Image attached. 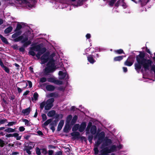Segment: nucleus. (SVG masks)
Instances as JSON below:
<instances>
[{"label": "nucleus", "mask_w": 155, "mask_h": 155, "mask_svg": "<svg viewBox=\"0 0 155 155\" xmlns=\"http://www.w3.org/2000/svg\"><path fill=\"white\" fill-rule=\"evenodd\" d=\"M46 102L44 101L42 102L40 104V107L41 110H43L44 108V107H45L46 105Z\"/></svg>", "instance_id": "obj_42"}, {"label": "nucleus", "mask_w": 155, "mask_h": 155, "mask_svg": "<svg viewBox=\"0 0 155 155\" xmlns=\"http://www.w3.org/2000/svg\"><path fill=\"white\" fill-rule=\"evenodd\" d=\"M117 147L115 145H112L109 149L108 147H106L104 149L103 151L104 153H110L117 150Z\"/></svg>", "instance_id": "obj_6"}, {"label": "nucleus", "mask_w": 155, "mask_h": 155, "mask_svg": "<svg viewBox=\"0 0 155 155\" xmlns=\"http://www.w3.org/2000/svg\"><path fill=\"white\" fill-rule=\"evenodd\" d=\"M53 106L51 105H49L48 104L46 103V105L45 107V109L46 110H50L52 107Z\"/></svg>", "instance_id": "obj_37"}, {"label": "nucleus", "mask_w": 155, "mask_h": 155, "mask_svg": "<svg viewBox=\"0 0 155 155\" xmlns=\"http://www.w3.org/2000/svg\"><path fill=\"white\" fill-rule=\"evenodd\" d=\"M4 131L8 133H11L16 132L15 128L13 129L10 127H7Z\"/></svg>", "instance_id": "obj_20"}, {"label": "nucleus", "mask_w": 155, "mask_h": 155, "mask_svg": "<svg viewBox=\"0 0 155 155\" xmlns=\"http://www.w3.org/2000/svg\"><path fill=\"white\" fill-rule=\"evenodd\" d=\"M46 67L44 70L43 73L45 75H48L49 73H52L56 69V67L55 64H49L48 63Z\"/></svg>", "instance_id": "obj_2"}, {"label": "nucleus", "mask_w": 155, "mask_h": 155, "mask_svg": "<svg viewBox=\"0 0 155 155\" xmlns=\"http://www.w3.org/2000/svg\"><path fill=\"white\" fill-rule=\"evenodd\" d=\"M79 124H75L72 128V130L73 131H75L77 130L78 129H79Z\"/></svg>", "instance_id": "obj_32"}, {"label": "nucleus", "mask_w": 155, "mask_h": 155, "mask_svg": "<svg viewBox=\"0 0 155 155\" xmlns=\"http://www.w3.org/2000/svg\"><path fill=\"white\" fill-rule=\"evenodd\" d=\"M22 28V25L21 24L18 23L17 24V25L15 29L14 30V31H21L20 30Z\"/></svg>", "instance_id": "obj_33"}, {"label": "nucleus", "mask_w": 155, "mask_h": 155, "mask_svg": "<svg viewBox=\"0 0 155 155\" xmlns=\"http://www.w3.org/2000/svg\"><path fill=\"white\" fill-rule=\"evenodd\" d=\"M33 147V142L27 143L24 146V151H25L28 155H30L31 154V152L30 150H32Z\"/></svg>", "instance_id": "obj_5"}, {"label": "nucleus", "mask_w": 155, "mask_h": 155, "mask_svg": "<svg viewBox=\"0 0 155 155\" xmlns=\"http://www.w3.org/2000/svg\"><path fill=\"white\" fill-rule=\"evenodd\" d=\"M116 0H111L109 2V5L111 6H112Z\"/></svg>", "instance_id": "obj_55"}, {"label": "nucleus", "mask_w": 155, "mask_h": 155, "mask_svg": "<svg viewBox=\"0 0 155 155\" xmlns=\"http://www.w3.org/2000/svg\"><path fill=\"white\" fill-rule=\"evenodd\" d=\"M49 52H46L44 53L41 57V64H45L49 60Z\"/></svg>", "instance_id": "obj_7"}, {"label": "nucleus", "mask_w": 155, "mask_h": 155, "mask_svg": "<svg viewBox=\"0 0 155 155\" xmlns=\"http://www.w3.org/2000/svg\"><path fill=\"white\" fill-rule=\"evenodd\" d=\"M36 153L37 155H41V149L37 147L36 148Z\"/></svg>", "instance_id": "obj_40"}, {"label": "nucleus", "mask_w": 155, "mask_h": 155, "mask_svg": "<svg viewBox=\"0 0 155 155\" xmlns=\"http://www.w3.org/2000/svg\"><path fill=\"white\" fill-rule=\"evenodd\" d=\"M0 38L2 41L4 43L6 44H8V42L7 41V39L3 37L1 34H0Z\"/></svg>", "instance_id": "obj_27"}, {"label": "nucleus", "mask_w": 155, "mask_h": 155, "mask_svg": "<svg viewBox=\"0 0 155 155\" xmlns=\"http://www.w3.org/2000/svg\"><path fill=\"white\" fill-rule=\"evenodd\" d=\"M52 119H50L47 120L43 124V126H47L51 122Z\"/></svg>", "instance_id": "obj_41"}, {"label": "nucleus", "mask_w": 155, "mask_h": 155, "mask_svg": "<svg viewBox=\"0 0 155 155\" xmlns=\"http://www.w3.org/2000/svg\"><path fill=\"white\" fill-rule=\"evenodd\" d=\"M28 41V37H25V38H23V39L21 40V43H24L25 42H27Z\"/></svg>", "instance_id": "obj_53"}, {"label": "nucleus", "mask_w": 155, "mask_h": 155, "mask_svg": "<svg viewBox=\"0 0 155 155\" xmlns=\"http://www.w3.org/2000/svg\"><path fill=\"white\" fill-rule=\"evenodd\" d=\"M5 127H0V136H4L5 135V134L1 130L5 129Z\"/></svg>", "instance_id": "obj_43"}, {"label": "nucleus", "mask_w": 155, "mask_h": 155, "mask_svg": "<svg viewBox=\"0 0 155 155\" xmlns=\"http://www.w3.org/2000/svg\"><path fill=\"white\" fill-rule=\"evenodd\" d=\"M30 50H31L28 52V54L29 55L32 56H35V53L34 51H35L31 50V49Z\"/></svg>", "instance_id": "obj_49"}, {"label": "nucleus", "mask_w": 155, "mask_h": 155, "mask_svg": "<svg viewBox=\"0 0 155 155\" xmlns=\"http://www.w3.org/2000/svg\"><path fill=\"white\" fill-rule=\"evenodd\" d=\"M71 135L73 137L74 139H79L80 138V134L78 132H75L71 133Z\"/></svg>", "instance_id": "obj_18"}, {"label": "nucleus", "mask_w": 155, "mask_h": 155, "mask_svg": "<svg viewBox=\"0 0 155 155\" xmlns=\"http://www.w3.org/2000/svg\"><path fill=\"white\" fill-rule=\"evenodd\" d=\"M86 127V124L85 122H82L80 126L79 127V131L80 132H83Z\"/></svg>", "instance_id": "obj_11"}, {"label": "nucleus", "mask_w": 155, "mask_h": 155, "mask_svg": "<svg viewBox=\"0 0 155 155\" xmlns=\"http://www.w3.org/2000/svg\"><path fill=\"white\" fill-rule=\"evenodd\" d=\"M22 46L24 48H27L28 46L30 45L31 43V41L30 40H28L27 42L23 43Z\"/></svg>", "instance_id": "obj_34"}, {"label": "nucleus", "mask_w": 155, "mask_h": 155, "mask_svg": "<svg viewBox=\"0 0 155 155\" xmlns=\"http://www.w3.org/2000/svg\"><path fill=\"white\" fill-rule=\"evenodd\" d=\"M134 57L133 55H130L128 57L127 60H128L129 61H130V62L134 64Z\"/></svg>", "instance_id": "obj_30"}, {"label": "nucleus", "mask_w": 155, "mask_h": 155, "mask_svg": "<svg viewBox=\"0 0 155 155\" xmlns=\"http://www.w3.org/2000/svg\"><path fill=\"white\" fill-rule=\"evenodd\" d=\"M71 129V126L70 124H66L65 126L63 129V131L64 132L68 133L69 131Z\"/></svg>", "instance_id": "obj_15"}, {"label": "nucleus", "mask_w": 155, "mask_h": 155, "mask_svg": "<svg viewBox=\"0 0 155 155\" xmlns=\"http://www.w3.org/2000/svg\"><path fill=\"white\" fill-rule=\"evenodd\" d=\"M25 130V128L23 126H21L19 127V130L20 132L24 131Z\"/></svg>", "instance_id": "obj_60"}, {"label": "nucleus", "mask_w": 155, "mask_h": 155, "mask_svg": "<svg viewBox=\"0 0 155 155\" xmlns=\"http://www.w3.org/2000/svg\"><path fill=\"white\" fill-rule=\"evenodd\" d=\"M15 143V145L17 146H20L21 145V143L20 142H19L18 141H16L15 142H14Z\"/></svg>", "instance_id": "obj_61"}, {"label": "nucleus", "mask_w": 155, "mask_h": 155, "mask_svg": "<svg viewBox=\"0 0 155 155\" xmlns=\"http://www.w3.org/2000/svg\"><path fill=\"white\" fill-rule=\"evenodd\" d=\"M72 117L71 115H68L67 117L66 120V124H70L71 123L70 121L71 120Z\"/></svg>", "instance_id": "obj_28"}, {"label": "nucleus", "mask_w": 155, "mask_h": 155, "mask_svg": "<svg viewBox=\"0 0 155 155\" xmlns=\"http://www.w3.org/2000/svg\"><path fill=\"white\" fill-rule=\"evenodd\" d=\"M55 80V79L54 78L52 77L48 78V81L49 82H52L54 83V82Z\"/></svg>", "instance_id": "obj_50"}, {"label": "nucleus", "mask_w": 155, "mask_h": 155, "mask_svg": "<svg viewBox=\"0 0 155 155\" xmlns=\"http://www.w3.org/2000/svg\"><path fill=\"white\" fill-rule=\"evenodd\" d=\"M31 109L30 107L25 109H23L21 111V113L25 115H28L30 113Z\"/></svg>", "instance_id": "obj_16"}, {"label": "nucleus", "mask_w": 155, "mask_h": 155, "mask_svg": "<svg viewBox=\"0 0 155 155\" xmlns=\"http://www.w3.org/2000/svg\"><path fill=\"white\" fill-rule=\"evenodd\" d=\"M5 137L7 138L14 137L16 138L17 140H20L21 137V136H19V134L17 133H15L13 134H7L5 135Z\"/></svg>", "instance_id": "obj_8"}, {"label": "nucleus", "mask_w": 155, "mask_h": 155, "mask_svg": "<svg viewBox=\"0 0 155 155\" xmlns=\"http://www.w3.org/2000/svg\"><path fill=\"white\" fill-rule=\"evenodd\" d=\"M62 153L61 151H59L56 153L55 155H62Z\"/></svg>", "instance_id": "obj_64"}, {"label": "nucleus", "mask_w": 155, "mask_h": 155, "mask_svg": "<svg viewBox=\"0 0 155 155\" xmlns=\"http://www.w3.org/2000/svg\"><path fill=\"white\" fill-rule=\"evenodd\" d=\"M55 54L54 53H52L49 57V61L48 62V64H55L54 63V60L53 58V57L54 56Z\"/></svg>", "instance_id": "obj_12"}, {"label": "nucleus", "mask_w": 155, "mask_h": 155, "mask_svg": "<svg viewBox=\"0 0 155 155\" xmlns=\"http://www.w3.org/2000/svg\"><path fill=\"white\" fill-rule=\"evenodd\" d=\"M94 56L92 54L89 55L87 57L88 61L91 64H93L96 61L94 58Z\"/></svg>", "instance_id": "obj_10"}, {"label": "nucleus", "mask_w": 155, "mask_h": 155, "mask_svg": "<svg viewBox=\"0 0 155 155\" xmlns=\"http://www.w3.org/2000/svg\"><path fill=\"white\" fill-rule=\"evenodd\" d=\"M115 53L118 54H124L125 53L123 51V50L122 49H120L117 50H115Z\"/></svg>", "instance_id": "obj_38"}, {"label": "nucleus", "mask_w": 155, "mask_h": 155, "mask_svg": "<svg viewBox=\"0 0 155 155\" xmlns=\"http://www.w3.org/2000/svg\"><path fill=\"white\" fill-rule=\"evenodd\" d=\"M54 83L55 84L59 85L62 84L63 82L62 81H61L60 80L55 79Z\"/></svg>", "instance_id": "obj_44"}, {"label": "nucleus", "mask_w": 155, "mask_h": 155, "mask_svg": "<svg viewBox=\"0 0 155 155\" xmlns=\"http://www.w3.org/2000/svg\"><path fill=\"white\" fill-rule=\"evenodd\" d=\"M12 29V27L11 26H10L5 29L4 30V33L5 34H8L11 32Z\"/></svg>", "instance_id": "obj_26"}, {"label": "nucleus", "mask_w": 155, "mask_h": 155, "mask_svg": "<svg viewBox=\"0 0 155 155\" xmlns=\"http://www.w3.org/2000/svg\"><path fill=\"white\" fill-rule=\"evenodd\" d=\"M63 117V115L62 114H55V117L56 120H59V119H62Z\"/></svg>", "instance_id": "obj_31"}, {"label": "nucleus", "mask_w": 155, "mask_h": 155, "mask_svg": "<svg viewBox=\"0 0 155 155\" xmlns=\"http://www.w3.org/2000/svg\"><path fill=\"white\" fill-rule=\"evenodd\" d=\"M15 33L12 36V38L14 39L13 41L14 42H17L21 41L23 39V36L20 35L22 33L21 31H15Z\"/></svg>", "instance_id": "obj_4"}, {"label": "nucleus", "mask_w": 155, "mask_h": 155, "mask_svg": "<svg viewBox=\"0 0 155 155\" xmlns=\"http://www.w3.org/2000/svg\"><path fill=\"white\" fill-rule=\"evenodd\" d=\"M92 126V122L89 121L86 129V135L90 134V129H91V128Z\"/></svg>", "instance_id": "obj_13"}, {"label": "nucleus", "mask_w": 155, "mask_h": 155, "mask_svg": "<svg viewBox=\"0 0 155 155\" xmlns=\"http://www.w3.org/2000/svg\"><path fill=\"white\" fill-rule=\"evenodd\" d=\"M54 101V99L53 98H51L48 99L46 102V103L49 104V105H51L52 106H53V103Z\"/></svg>", "instance_id": "obj_24"}, {"label": "nucleus", "mask_w": 155, "mask_h": 155, "mask_svg": "<svg viewBox=\"0 0 155 155\" xmlns=\"http://www.w3.org/2000/svg\"><path fill=\"white\" fill-rule=\"evenodd\" d=\"M47 81L46 78L45 77H42L40 78V81L41 83H44Z\"/></svg>", "instance_id": "obj_54"}, {"label": "nucleus", "mask_w": 155, "mask_h": 155, "mask_svg": "<svg viewBox=\"0 0 155 155\" xmlns=\"http://www.w3.org/2000/svg\"><path fill=\"white\" fill-rule=\"evenodd\" d=\"M41 153L42 155H46L48 153V151L46 148H41Z\"/></svg>", "instance_id": "obj_36"}, {"label": "nucleus", "mask_w": 155, "mask_h": 155, "mask_svg": "<svg viewBox=\"0 0 155 155\" xmlns=\"http://www.w3.org/2000/svg\"><path fill=\"white\" fill-rule=\"evenodd\" d=\"M58 120L55 119L51 123V124L52 125H54V126H56L57 124V123L58 121Z\"/></svg>", "instance_id": "obj_57"}, {"label": "nucleus", "mask_w": 155, "mask_h": 155, "mask_svg": "<svg viewBox=\"0 0 155 155\" xmlns=\"http://www.w3.org/2000/svg\"><path fill=\"white\" fill-rule=\"evenodd\" d=\"M78 118V116L76 115H74L72 119L71 120L70 123V125H74L76 123Z\"/></svg>", "instance_id": "obj_22"}, {"label": "nucleus", "mask_w": 155, "mask_h": 155, "mask_svg": "<svg viewBox=\"0 0 155 155\" xmlns=\"http://www.w3.org/2000/svg\"><path fill=\"white\" fill-rule=\"evenodd\" d=\"M59 75L60 77V79H64L67 76V77L66 78V79H69L68 75L67 73L63 72L62 71H60L58 72Z\"/></svg>", "instance_id": "obj_9"}, {"label": "nucleus", "mask_w": 155, "mask_h": 155, "mask_svg": "<svg viewBox=\"0 0 155 155\" xmlns=\"http://www.w3.org/2000/svg\"><path fill=\"white\" fill-rule=\"evenodd\" d=\"M58 94L56 92L51 93H50L48 95V97H58Z\"/></svg>", "instance_id": "obj_29"}, {"label": "nucleus", "mask_w": 155, "mask_h": 155, "mask_svg": "<svg viewBox=\"0 0 155 155\" xmlns=\"http://www.w3.org/2000/svg\"><path fill=\"white\" fill-rule=\"evenodd\" d=\"M45 88L48 91H53L55 89V86L51 84L46 85Z\"/></svg>", "instance_id": "obj_17"}, {"label": "nucleus", "mask_w": 155, "mask_h": 155, "mask_svg": "<svg viewBox=\"0 0 155 155\" xmlns=\"http://www.w3.org/2000/svg\"><path fill=\"white\" fill-rule=\"evenodd\" d=\"M56 114V111L54 110H51L47 114V115L49 117H52Z\"/></svg>", "instance_id": "obj_25"}, {"label": "nucleus", "mask_w": 155, "mask_h": 155, "mask_svg": "<svg viewBox=\"0 0 155 155\" xmlns=\"http://www.w3.org/2000/svg\"><path fill=\"white\" fill-rule=\"evenodd\" d=\"M64 123V120H61L58 126L57 130L60 131Z\"/></svg>", "instance_id": "obj_19"}, {"label": "nucleus", "mask_w": 155, "mask_h": 155, "mask_svg": "<svg viewBox=\"0 0 155 155\" xmlns=\"http://www.w3.org/2000/svg\"><path fill=\"white\" fill-rule=\"evenodd\" d=\"M23 121L25 122V124L26 125L28 126L29 124V121L26 119H24Z\"/></svg>", "instance_id": "obj_59"}, {"label": "nucleus", "mask_w": 155, "mask_h": 155, "mask_svg": "<svg viewBox=\"0 0 155 155\" xmlns=\"http://www.w3.org/2000/svg\"><path fill=\"white\" fill-rule=\"evenodd\" d=\"M94 153L95 155H97L98 153L99 150L97 147H96L94 148Z\"/></svg>", "instance_id": "obj_56"}, {"label": "nucleus", "mask_w": 155, "mask_h": 155, "mask_svg": "<svg viewBox=\"0 0 155 155\" xmlns=\"http://www.w3.org/2000/svg\"><path fill=\"white\" fill-rule=\"evenodd\" d=\"M5 145L4 141L1 139H0V147H2Z\"/></svg>", "instance_id": "obj_51"}, {"label": "nucleus", "mask_w": 155, "mask_h": 155, "mask_svg": "<svg viewBox=\"0 0 155 155\" xmlns=\"http://www.w3.org/2000/svg\"><path fill=\"white\" fill-rule=\"evenodd\" d=\"M139 54L136 56L137 62L134 64L135 69L137 71H140L143 67L145 71L149 70L151 67V71H153L155 74V65H152V61L145 58V54L143 52L139 51Z\"/></svg>", "instance_id": "obj_1"}, {"label": "nucleus", "mask_w": 155, "mask_h": 155, "mask_svg": "<svg viewBox=\"0 0 155 155\" xmlns=\"http://www.w3.org/2000/svg\"><path fill=\"white\" fill-rule=\"evenodd\" d=\"M41 117L43 121H45L47 119V117L45 114H42Z\"/></svg>", "instance_id": "obj_52"}, {"label": "nucleus", "mask_w": 155, "mask_h": 155, "mask_svg": "<svg viewBox=\"0 0 155 155\" xmlns=\"http://www.w3.org/2000/svg\"><path fill=\"white\" fill-rule=\"evenodd\" d=\"M105 136V133L104 131H102L99 134L97 133L96 135L94 137V138H96L97 137L98 138H101L102 139H104Z\"/></svg>", "instance_id": "obj_14"}, {"label": "nucleus", "mask_w": 155, "mask_h": 155, "mask_svg": "<svg viewBox=\"0 0 155 155\" xmlns=\"http://www.w3.org/2000/svg\"><path fill=\"white\" fill-rule=\"evenodd\" d=\"M2 68L7 73L9 74L10 72V70L8 68L5 66Z\"/></svg>", "instance_id": "obj_47"}, {"label": "nucleus", "mask_w": 155, "mask_h": 155, "mask_svg": "<svg viewBox=\"0 0 155 155\" xmlns=\"http://www.w3.org/2000/svg\"><path fill=\"white\" fill-rule=\"evenodd\" d=\"M124 57H125V56H119L115 57L114 58V61H120L122 60Z\"/></svg>", "instance_id": "obj_21"}, {"label": "nucleus", "mask_w": 155, "mask_h": 155, "mask_svg": "<svg viewBox=\"0 0 155 155\" xmlns=\"http://www.w3.org/2000/svg\"><path fill=\"white\" fill-rule=\"evenodd\" d=\"M112 143V141L110 139L107 138L105 140L106 146H107L109 144H111Z\"/></svg>", "instance_id": "obj_46"}, {"label": "nucleus", "mask_w": 155, "mask_h": 155, "mask_svg": "<svg viewBox=\"0 0 155 155\" xmlns=\"http://www.w3.org/2000/svg\"><path fill=\"white\" fill-rule=\"evenodd\" d=\"M90 131L91 134L93 135L95 134L97 131L96 126L94 125H93L91 128Z\"/></svg>", "instance_id": "obj_23"}, {"label": "nucleus", "mask_w": 155, "mask_h": 155, "mask_svg": "<svg viewBox=\"0 0 155 155\" xmlns=\"http://www.w3.org/2000/svg\"><path fill=\"white\" fill-rule=\"evenodd\" d=\"M133 64L132 63L129 61L127 60L124 63V65L129 67L131 66Z\"/></svg>", "instance_id": "obj_35"}, {"label": "nucleus", "mask_w": 155, "mask_h": 155, "mask_svg": "<svg viewBox=\"0 0 155 155\" xmlns=\"http://www.w3.org/2000/svg\"><path fill=\"white\" fill-rule=\"evenodd\" d=\"M42 55L39 52H38V53L35 54L37 58L38 59L40 58L41 55Z\"/></svg>", "instance_id": "obj_63"}, {"label": "nucleus", "mask_w": 155, "mask_h": 155, "mask_svg": "<svg viewBox=\"0 0 155 155\" xmlns=\"http://www.w3.org/2000/svg\"><path fill=\"white\" fill-rule=\"evenodd\" d=\"M38 95L37 92L34 93L33 94V97L35 101H37L38 100Z\"/></svg>", "instance_id": "obj_48"}, {"label": "nucleus", "mask_w": 155, "mask_h": 155, "mask_svg": "<svg viewBox=\"0 0 155 155\" xmlns=\"http://www.w3.org/2000/svg\"><path fill=\"white\" fill-rule=\"evenodd\" d=\"M93 136L92 135H89L88 137V140L90 142H91L93 139Z\"/></svg>", "instance_id": "obj_58"}, {"label": "nucleus", "mask_w": 155, "mask_h": 155, "mask_svg": "<svg viewBox=\"0 0 155 155\" xmlns=\"http://www.w3.org/2000/svg\"><path fill=\"white\" fill-rule=\"evenodd\" d=\"M58 90L60 91H64L65 90V88L63 87H58Z\"/></svg>", "instance_id": "obj_62"}, {"label": "nucleus", "mask_w": 155, "mask_h": 155, "mask_svg": "<svg viewBox=\"0 0 155 155\" xmlns=\"http://www.w3.org/2000/svg\"><path fill=\"white\" fill-rule=\"evenodd\" d=\"M17 123L16 121H11L8 122L7 125H5V126H11L16 124Z\"/></svg>", "instance_id": "obj_39"}, {"label": "nucleus", "mask_w": 155, "mask_h": 155, "mask_svg": "<svg viewBox=\"0 0 155 155\" xmlns=\"http://www.w3.org/2000/svg\"><path fill=\"white\" fill-rule=\"evenodd\" d=\"M8 122L7 120L6 119L4 118V119H0V125Z\"/></svg>", "instance_id": "obj_45"}, {"label": "nucleus", "mask_w": 155, "mask_h": 155, "mask_svg": "<svg viewBox=\"0 0 155 155\" xmlns=\"http://www.w3.org/2000/svg\"><path fill=\"white\" fill-rule=\"evenodd\" d=\"M42 45L41 44L35 45L31 48V49L32 50L39 52L41 54H43L46 51L45 47L42 48Z\"/></svg>", "instance_id": "obj_3"}]
</instances>
